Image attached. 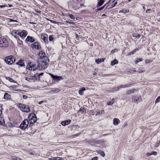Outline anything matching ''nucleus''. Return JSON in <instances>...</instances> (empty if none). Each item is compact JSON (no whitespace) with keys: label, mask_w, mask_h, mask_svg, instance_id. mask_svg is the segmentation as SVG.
<instances>
[{"label":"nucleus","mask_w":160,"mask_h":160,"mask_svg":"<svg viewBox=\"0 0 160 160\" xmlns=\"http://www.w3.org/2000/svg\"><path fill=\"white\" fill-rule=\"evenodd\" d=\"M105 5H104L102 7L100 8H99L98 10H102L103 8L104 7H105Z\"/></svg>","instance_id":"obj_51"},{"label":"nucleus","mask_w":160,"mask_h":160,"mask_svg":"<svg viewBox=\"0 0 160 160\" xmlns=\"http://www.w3.org/2000/svg\"><path fill=\"white\" fill-rule=\"evenodd\" d=\"M132 35L133 37H135L138 38H139L140 37V35L139 34L137 33H134Z\"/></svg>","instance_id":"obj_33"},{"label":"nucleus","mask_w":160,"mask_h":160,"mask_svg":"<svg viewBox=\"0 0 160 160\" xmlns=\"http://www.w3.org/2000/svg\"><path fill=\"white\" fill-rule=\"evenodd\" d=\"M131 84H126L123 85H121L119 86H118L117 89H116V90L117 91H118V90L119 89L122 88H126L129 87L130 85Z\"/></svg>","instance_id":"obj_16"},{"label":"nucleus","mask_w":160,"mask_h":160,"mask_svg":"<svg viewBox=\"0 0 160 160\" xmlns=\"http://www.w3.org/2000/svg\"><path fill=\"white\" fill-rule=\"evenodd\" d=\"M131 0H128V2H130V1H131Z\"/></svg>","instance_id":"obj_64"},{"label":"nucleus","mask_w":160,"mask_h":160,"mask_svg":"<svg viewBox=\"0 0 160 160\" xmlns=\"http://www.w3.org/2000/svg\"><path fill=\"white\" fill-rule=\"evenodd\" d=\"M144 72V71H142V70H137V72H138L139 73H142Z\"/></svg>","instance_id":"obj_46"},{"label":"nucleus","mask_w":160,"mask_h":160,"mask_svg":"<svg viewBox=\"0 0 160 160\" xmlns=\"http://www.w3.org/2000/svg\"><path fill=\"white\" fill-rule=\"evenodd\" d=\"M26 68L29 70L34 71L36 68V65L32 62L28 63Z\"/></svg>","instance_id":"obj_7"},{"label":"nucleus","mask_w":160,"mask_h":160,"mask_svg":"<svg viewBox=\"0 0 160 160\" xmlns=\"http://www.w3.org/2000/svg\"><path fill=\"white\" fill-rule=\"evenodd\" d=\"M18 65H20V66L21 67H22L23 66H24V63L23 62V60H21L19 62H18L16 63Z\"/></svg>","instance_id":"obj_24"},{"label":"nucleus","mask_w":160,"mask_h":160,"mask_svg":"<svg viewBox=\"0 0 160 160\" xmlns=\"http://www.w3.org/2000/svg\"><path fill=\"white\" fill-rule=\"evenodd\" d=\"M138 50V49H135L133 51H132L131 52V53H132V55L134 53L136 52Z\"/></svg>","instance_id":"obj_40"},{"label":"nucleus","mask_w":160,"mask_h":160,"mask_svg":"<svg viewBox=\"0 0 160 160\" xmlns=\"http://www.w3.org/2000/svg\"><path fill=\"white\" fill-rule=\"evenodd\" d=\"M43 102V101H40V102H38V104H42V103Z\"/></svg>","instance_id":"obj_58"},{"label":"nucleus","mask_w":160,"mask_h":160,"mask_svg":"<svg viewBox=\"0 0 160 160\" xmlns=\"http://www.w3.org/2000/svg\"><path fill=\"white\" fill-rule=\"evenodd\" d=\"M113 100L114 99H112L111 101L108 102L107 103V105H112L114 102Z\"/></svg>","instance_id":"obj_32"},{"label":"nucleus","mask_w":160,"mask_h":160,"mask_svg":"<svg viewBox=\"0 0 160 160\" xmlns=\"http://www.w3.org/2000/svg\"><path fill=\"white\" fill-rule=\"evenodd\" d=\"M99 153L103 157H104L105 156L104 152L102 151H100L99 152Z\"/></svg>","instance_id":"obj_35"},{"label":"nucleus","mask_w":160,"mask_h":160,"mask_svg":"<svg viewBox=\"0 0 160 160\" xmlns=\"http://www.w3.org/2000/svg\"><path fill=\"white\" fill-rule=\"evenodd\" d=\"M5 6H4V5H1L0 6V7L1 8H3V7H5Z\"/></svg>","instance_id":"obj_60"},{"label":"nucleus","mask_w":160,"mask_h":160,"mask_svg":"<svg viewBox=\"0 0 160 160\" xmlns=\"http://www.w3.org/2000/svg\"><path fill=\"white\" fill-rule=\"evenodd\" d=\"M6 78L7 80H8L10 82H12L13 81V80L12 78L8 77H6Z\"/></svg>","instance_id":"obj_41"},{"label":"nucleus","mask_w":160,"mask_h":160,"mask_svg":"<svg viewBox=\"0 0 160 160\" xmlns=\"http://www.w3.org/2000/svg\"><path fill=\"white\" fill-rule=\"evenodd\" d=\"M17 88V86H16V87L15 86H10V88L11 89H12V90H14L15 91H19L20 90H19V89H18V90H14V88Z\"/></svg>","instance_id":"obj_31"},{"label":"nucleus","mask_w":160,"mask_h":160,"mask_svg":"<svg viewBox=\"0 0 160 160\" xmlns=\"http://www.w3.org/2000/svg\"><path fill=\"white\" fill-rule=\"evenodd\" d=\"M32 48L39 49L41 48L40 44L38 42H34L32 44Z\"/></svg>","instance_id":"obj_10"},{"label":"nucleus","mask_w":160,"mask_h":160,"mask_svg":"<svg viewBox=\"0 0 160 160\" xmlns=\"http://www.w3.org/2000/svg\"><path fill=\"white\" fill-rule=\"evenodd\" d=\"M4 123V120L1 117H0V124L3 125Z\"/></svg>","instance_id":"obj_36"},{"label":"nucleus","mask_w":160,"mask_h":160,"mask_svg":"<svg viewBox=\"0 0 160 160\" xmlns=\"http://www.w3.org/2000/svg\"><path fill=\"white\" fill-rule=\"evenodd\" d=\"M152 154H153L154 155H156L157 154V152L155 151H152Z\"/></svg>","instance_id":"obj_44"},{"label":"nucleus","mask_w":160,"mask_h":160,"mask_svg":"<svg viewBox=\"0 0 160 160\" xmlns=\"http://www.w3.org/2000/svg\"><path fill=\"white\" fill-rule=\"evenodd\" d=\"M43 74V73H40L38 75V76L39 77H41V76H42V75Z\"/></svg>","instance_id":"obj_52"},{"label":"nucleus","mask_w":160,"mask_h":160,"mask_svg":"<svg viewBox=\"0 0 160 160\" xmlns=\"http://www.w3.org/2000/svg\"><path fill=\"white\" fill-rule=\"evenodd\" d=\"M49 74L53 79V80L56 82H58L59 81L63 79V78L61 76H54L51 73H50Z\"/></svg>","instance_id":"obj_8"},{"label":"nucleus","mask_w":160,"mask_h":160,"mask_svg":"<svg viewBox=\"0 0 160 160\" xmlns=\"http://www.w3.org/2000/svg\"><path fill=\"white\" fill-rule=\"evenodd\" d=\"M103 62H104V59L103 58H99L95 60V62L98 64H99Z\"/></svg>","instance_id":"obj_23"},{"label":"nucleus","mask_w":160,"mask_h":160,"mask_svg":"<svg viewBox=\"0 0 160 160\" xmlns=\"http://www.w3.org/2000/svg\"><path fill=\"white\" fill-rule=\"evenodd\" d=\"M77 0V1H78V2H80L81 1H82V0Z\"/></svg>","instance_id":"obj_62"},{"label":"nucleus","mask_w":160,"mask_h":160,"mask_svg":"<svg viewBox=\"0 0 160 160\" xmlns=\"http://www.w3.org/2000/svg\"><path fill=\"white\" fill-rule=\"evenodd\" d=\"M11 98V96L8 93H5L4 94L3 98L4 99L8 100L10 99Z\"/></svg>","instance_id":"obj_17"},{"label":"nucleus","mask_w":160,"mask_h":160,"mask_svg":"<svg viewBox=\"0 0 160 160\" xmlns=\"http://www.w3.org/2000/svg\"><path fill=\"white\" fill-rule=\"evenodd\" d=\"M35 79V75L33 76H32L31 78L26 77V80L28 81L29 82H32L34 81V79Z\"/></svg>","instance_id":"obj_20"},{"label":"nucleus","mask_w":160,"mask_h":160,"mask_svg":"<svg viewBox=\"0 0 160 160\" xmlns=\"http://www.w3.org/2000/svg\"><path fill=\"white\" fill-rule=\"evenodd\" d=\"M70 122L71 120L69 119H68L62 122L61 124L62 125L64 126L67 125L70 123Z\"/></svg>","instance_id":"obj_18"},{"label":"nucleus","mask_w":160,"mask_h":160,"mask_svg":"<svg viewBox=\"0 0 160 160\" xmlns=\"http://www.w3.org/2000/svg\"><path fill=\"white\" fill-rule=\"evenodd\" d=\"M151 155H152V152H151V153L148 152L147 154V156H150Z\"/></svg>","instance_id":"obj_54"},{"label":"nucleus","mask_w":160,"mask_h":160,"mask_svg":"<svg viewBox=\"0 0 160 160\" xmlns=\"http://www.w3.org/2000/svg\"><path fill=\"white\" fill-rule=\"evenodd\" d=\"M100 114H101L100 111H99L96 114V115L98 116L100 115Z\"/></svg>","instance_id":"obj_50"},{"label":"nucleus","mask_w":160,"mask_h":160,"mask_svg":"<svg viewBox=\"0 0 160 160\" xmlns=\"http://www.w3.org/2000/svg\"><path fill=\"white\" fill-rule=\"evenodd\" d=\"M51 22H52L53 23H54V24H56L58 23V22H57L56 21H53V20H51Z\"/></svg>","instance_id":"obj_48"},{"label":"nucleus","mask_w":160,"mask_h":160,"mask_svg":"<svg viewBox=\"0 0 160 160\" xmlns=\"http://www.w3.org/2000/svg\"><path fill=\"white\" fill-rule=\"evenodd\" d=\"M16 160H22L19 158L17 157V158H16Z\"/></svg>","instance_id":"obj_56"},{"label":"nucleus","mask_w":160,"mask_h":160,"mask_svg":"<svg viewBox=\"0 0 160 160\" xmlns=\"http://www.w3.org/2000/svg\"><path fill=\"white\" fill-rule=\"evenodd\" d=\"M5 61L7 63L11 65L15 62V59L13 56H10L7 57Z\"/></svg>","instance_id":"obj_4"},{"label":"nucleus","mask_w":160,"mask_h":160,"mask_svg":"<svg viewBox=\"0 0 160 160\" xmlns=\"http://www.w3.org/2000/svg\"><path fill=\"white\" fill-rule=\"evenodd\" d=\"M17 157L12 156L11 158L12 160H16V158H17Z\"/></svg>","instance_id":"obj_45"},{"label":"nucleus","mask_w":160,"mask_h":160,"mask_svg":"<svg viewBox=\"0 0 160 160\" xmlns=\"http://www.w3.org/2000/svg\"><path fill=\"white\" fill-rule=\"evenodd\" d=\"M98 157H94L92 160H98Z\"/></svg>","instance_id":"obj_49"},{"label":"nucleus","mask_w":160,"mask_h":160,"mask_svg":"<svg viewBox=\"0 0 160 160\" xmlns=\"http://www.w3.org/2000/svg\"><path fill=\"white\" fill-rule=\"evenodd\" d=\"M79 112H82L85 113L86 112V110L84 108L81 107L80 108Z\"/></svg>","instance_id":"obj_30"},{"label":"nucleus","mask_w":160,"mask_h":160,"mask_svg":"<svg viewBox=\"0 0 160 160\" xmlns=\"http://www.w3.org/2000/svg\"><path fill=\"white\" fill-rule=\"evenodd\" d=\"M18 35H19V36L23 38L27 35V32L25 30H23L21 32L18 33Z\"/></svg>","instance_id":"obj_11"},{"label":"nucleus","mask_w":160,"mask_h":160,"mask_svg":"<svg viewBox=\"0 0 160 160\" xmlns=\"http://www.w3.org/2000/svg\"><path fill=\"white\" fill-rule=\"evenodd\" d=\"M39 56L40 57V59H44L46 58H47L46 57L45 53L42 51H40L39 53Z\"/></svg>","instance_id":"obj_12"},{"label":"nucleus","mask_w":160,"mask_h":160,"mask_svg":"<svg viewBox=\"0 0 160 160\" xmlns=\"http://www.w3.org/2000/svg\"><path fill=\"white\" fill-rule=\"evenodd\" d=\"M8 44L7 40L3 37L0 38V46L1 47H5Z\"/></svg>","instance_id":"obj_5"},{"label":"nucleus","mask_w":160,"mask_h":160,"mask_svg":"<svg viewBox=\"0 0 160 160\" xmlns=\"http://www.w3.org/2000/svg\"><path fill=\"white\" fill-rule=\"evenodd\" d=\"M118 61L114 59L113 61H112L111 63V65L112 66H114L116 64H118Z\"/></svg>","instance_id":"obj_27"},{"label":"nucleus","mask_w":160,"mask_h":160,"mask_svg":"<svg viewBox=\"0 0 160 160\" xmlns=\"http://www.w3.org/2000/svg\"><path fill=\"white\" fill-rule=\"evenodd\" d=\"M40 37L44 42H46L48 41V36L47 34H41Z\"/></svg>","instance_id":"obj_13"},{"label":"nucleus","mask_w":160,"mask_h":160,"mask_svg":"<svg viewBox=\"0 0 160 160\" xmlns=\"http://www.w3.org/2000/svg\"><path fill=\"white\" fill-rule=\"evenodd\" d=\"M66 22L67 23L70 24H74V22H71L68 21H66Z\"/></svg>","instance_id":"obj_43"},{"label":"nucleus","mask_w":160,"mask_h":160,"mask_svg":"<svg viewBox=\"0 0 160 160\" xmlns=\"http://www.w3.org/2000/svg\"><path fill=\"white\" fill-rule=\"evenodd\" d=\"M18 43H19L20 44H21L22 43V42L20 40H19V41H18Z\"/></svg>","instance_id":"obj_55"},{"label":"nucleus","mask_w":160,"mask_h":160,"mask_svg":"<svg viewBox=\"0 0 160 160\" xmlns=\"http://www.w3.org/2000/svg\"><path fill=\"white\" fill-rule=\"evenodd\" d=\"M18 33L19 32H18L17 31L15 30H12L11 32L12 35L14 36L16 38H17L18 36H19V35H18Z\"/></svg>","instance_id":"obj_14"},{"label":"nucleus","mask_w":160,"mask_h":160,"mask_svg":"<svg viewBox=\"0 0 160 160\" xmlns=\"http://www.w3.org/2000/svg\"><path fill=\"white\" fill-rule=\"evenodd\" d=\"M151 10L150 9H148L147 10H146V13H149V12H148V11H149Z\"/></svg>","instance_id":"obj_57"},{"label":"nucleus","mask_w":160,"mask_h":160,"mask_svg":"<svg viewBox=\"0 0 160 160\" xmlns=\"http://www.w3.org/2000/svg\"><path fill=\"white\" fill-rule=\"evenodd\" d=\"M29 122L30 124H33L35 123L37 120L36 115L34 113H31L28 116Z\"/></svg>","instance_id":"obj_3"},{"label":"nucleus","mask_w":160,"mask_h":160,"mask_svg":"<svg viewBox=\"0 0 160 160\" xmlns=\"http://www.w3.org/2000/svg\"><path fill=\"white\" fill-rule=\"evenodd\" d=\"M50 160H62V158L60 157H52L49 158Z\"/></svg>","instance_id":"obj_25"},{"label":"nucleus","mask_w":160,"mask_h":160,"mask_svg":"<svg viewBox=\"0 0 160 160\" xmlns=\"http://www.w3.org/2000/svg\"><path fill=\"white\" fill-rule=\"evenodd\" d=\"M2 114V112L0 110V116H1V115Z\"/></svg>","instance_id":"obj_61"},{"label":"nucleus","mask_w":160,"mask_h":160,"mask_svg":"<svg viewBox=\"0 0 160 160\" xmlns=\"http://www.w3.org/2000/svg\"><path fill=\"white\" fill-rule=\"evenodd\" d=\"M113 124L115 125H117L120 122V121L118 118H114L113 120Z\"/></svg>","instance_id":"obj_21"},{"label":"nucleus","mask_w":160,"mask_h":160,"mask_svg":"<svg viewBox=\"0 0 160 160\" xmlns=\"http://www.w3.org/2000/svg\"><path fill=\"white\" fill-rule=\"evenodd\" d=\"M83 5V4H80V6H82Z\"/></svg>","instance_id":"obj_63"},{"label":"nucleus","mask_w":160,"mask_h":160,"mask_svg":"<svg viewBox=\"0 0 160 160\" xmlns=\"http://www.w3.org/2000/svg\"><path fill=\"white\" fill-rule=\"evenodd\" d=\"M49 61L47 58L44 59H39L38 61V66L40 70L44 69L47 67V65Z\"/></svg>","instance_id":"obj_1"},{"label":"nucleus","mask_w":160,"mask_h":160,"mask_svg":"<svg viewBox=\"0 0 160 160\" xmlns=\"http://www.w3.org/2000/svg\"><path fill=\"white\" fill-rule=\"evenodd\" d=\"M85 89L84 88H82L80 89L79 91V93L80 95H82L83 94V92L85 91Z\"/></svg>","instance_id":"obj_26"},{"label":"nucleus","mask_w":160,"mask_h":160,"mask_svg":"<svg viewBox=\"0 0 160 160\" xmlns=\"http://www.w3.org/2000/svg\"><path fill=\"white\" fill-rule=\"evenodd\" d=\"M129 11L128 10L122 9L119 11V13L122 12L124 13H125L127 12H128Z\"/></svg>","instance_id":"obj_29"},{"label":"nucleus","mask_w":160,"mask_h":160,"mask_svg":"<svg viewBox=\"0 0 160 160\" xmlns=\"http://www.w3.org/2000/svg\"><path fill=\"white\" fill-rule=\"evenodd\" d=\"M60 90L58 88H55L53 90H51L50 92L51 94H54L59 92Z\"/></svg>","instance_id":"obj_19"},{"label":"nucleus","mask_w":160,"mask_h":160,"mask_svg":"<svg viewBox=\"0 0 160 160\" xmlns=\"http://www.w3.org/2000/svg\"><path fill=\"white\" fill-rule=\"evenodd\" d=\"M104 2V1L103 0H100L98 1V7H100L103 4Z\"/></svg>","instance_id":"obj_28"},{"label":"nucleus","mask_w":160,"mask_h":160,"mask_svg":"<svg viewBox=\"0 0 160 160\" xmlns=\"http://www.w3.org/2000/svg\"><path fill=\"white\" fill-rule=\"evenodd\" d=\"M117 2H114L113 3L112 5H111V7H113L114 6H115V5L117 4Z\"/></svg>","instance_id":"obj_47"},{"label":"nucleus","mask_w":160,"mask_h":160,"mask_svg":"<svg viewBox=\"0 0 160 160\" xmlns=\"http://www.w3.org/2000/svg\"><path fill=\"white\" fill-rule=\"evenodd\" d=\"M143 60V59L141 58H138V59L136 60L135 62V63L136 64H137L138 62H141Z\"/></svg>","instance_id":"obj_34"},{"label":"nucleus","mask_w":160,"mask_h":160,"mask_svg":"<svg viewBox=\"0 0 160 160\" xmlns=\"http://www.w3.org/2000/svg\"><path fill=\"white\" fill-rule=\"evenodd\" d=\"M100 113H101V114H102V113H104V111L103 110H101L100 111Z\"/></svg>","instance_id":"obj_59"},{"label":"nucleus","mask_w":160,"mask_h":160,"mask_svg":"<svg viewBox=\"0 0 160 160\" xmlns=\"http://www.w3.org/2000/svg\"><path fill=\"white\" fill-rule=\"evenodd\" d=\"M160 144V141L159 142H157L155 144V147H158Z\"/></svg>","instance_id":"obj_42"},{"label":"nucleus","mask_w":160,"mask_h":160,"mask_svg":"<svg viewBox=\"0 0 160 160\" xmlns=\"http://www.w3.org/2000/svg\"><path fill=\"white\" fill-rule=\"evenodd\" d=\"M29 124V121L27 119H25L21 124L20 127V128L24 130L26 129L28 126Z\"/></svg>","instance_id":"obj_6"},{"label":"nucleus","mask_w":160,"mask_h":160,"mask_svg":"<svg viewBox=\"0 0 160 160\" xmlns=\"http://www.w3.org/2000/svg\"><path fill=\"white\" fill-rule=\"evenodd\" d=\"M136 91V90L134 89H133L131 90H128L127 91L126 93L127 94H130L134 93V91Z\"/></svg>","instance_id":"obj_22"},{"label":"nucleus","mask_w":160,"mask_h":160,"mask_svg":"<svg viewBox=\"0 0 160 160\" xmlns=\"http://www.w3.org/2000/svg\"><path fill=\"white\" fill-rule=\"evenodd\" d=\"M160 102V96L158 97V98L156 99L155 103H157V102Z\"/></svg>","instance_id":"obj_38"},{"label":"nucleus","mask_w":160,"mask_h":160,"mask_svg":"<svg viewBox=\"0 0 160 160\" xmlns=\"http://www.w3.org/2000/svg\"><path fill=\"white\" fill-rule=\"evenodd\" d=\"M23 99H26L27 98V96L26 95H24L23 96Z\"/></svg>","instance_id":"obj_53"},{"label":"nucleus","mask_w":160,"mask_h":160,"mask_svg":"<svg viewBox=\"0 0 160 160\" xmlns=\"http://www.w3.org/2000/svg\"><path fill=\"white\" fill-rule=\"evenodd\" d=\"M53 38L52 35H50L49 37V40L50 41H52L53 40Z\"/></svg>","instance_id":"obj_39"},{"label":"nucleus","mask_w":160,"mask_h":160,"mask_svg":"<svg viewBox=\"0 0 160 160\" xmlns=\"http://www.w3.org/2000/svg\"><path fill=\"white\" fill-rule=\"evenodd\" d=\"M26 41L27 42H32L34 41V38L32 37L28 36L26 39Z\"/></svg>","instance_id":"obj_15"},{"label":"nucleus","mask_w":160,"mask_h":160,"mask_svg":"<svg viewBox=\"0 0 160 160\" xmlns=\"http://www.w3.org/2000/svg\"><path fill=\"white\" fill-rule=\"evenodd\" d=\"M142 101V98L140 96L133 97L132 98V102L137 103Z\"/></svg>","instance_id":"obj_9"},{"label":"nucleus","mask_w":160,"mask_h":160,"mask_svg":"<svg viewBox=\"0 0 160 160\" xmlns=\"http://www.w3.org/2000/svg\"><path fill=\"white\" fill-rule=\"evenodd\" d=\"M68 16L71 19H74L75 18V16L71 14H69Z\"/></svg>","instance_id":"obj_37"},{"label":"nucleus","mask_w":160,"mask_h":160,"mask_svg":"<svg viewBox=\"0 0 160 160\" xmlns=\"http://www.w3.org/2000/svg\"><path fill=\"white\" fill-rule=\"evenodd\" d=\"M18 106L20 109L23 112H27L30 111V108L28 105L22 103H19Z\"/></svg>","instance_id":"obj_2"}]
</instances>
